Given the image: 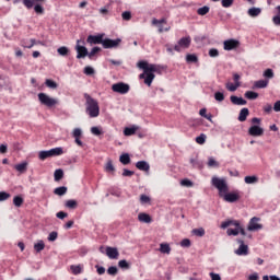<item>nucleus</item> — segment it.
Returning <instances> with one entry per match:
<instances>
[{"mask_svg":"<svg viewBox=\"0 0 280 280\" xmlns=\"http://www.w3.org/2000/svg\"><path fill=\"white\" fill-rule=\"evenodd\" d=\"M163 23H167L166 19L156 20L155 18L152 20V25H163Z\"/></svg>","mask_w":280,"mask_h":280,"instance_id":"obj_60","label":"nucleus"},{"mask_svg":"<svg viewBox=\"0 0 280 280\" xmlns=\"http://www.w3.org/2000/svg\"><path fill=\"white\" fill-rule=\"evenodd\" d=\"M22 47H24V49H32V47H34V45H36V39L32 38L30 40L27 39H23L21 42Z\"/></svg>","mask_w":280,"mask_h":280,"instance_id":"obj_23","label":"nucleus"},{"mask_svg":"<svg viewBox=\"0 0 280 280\" xmlns=\"http://www.w3.org/2000/svg\"><path fill=\"white\" fill-rule=\"evenodd\" d=\"M196 143H198L199 145H205V143H207V135L200 133V135L196 138Z\"/></svg>","mask_w":280,"mask_h":280,"instance_id":"obj_35","label":"nucleus"},{"mask_svg":"<svg viewBox=\"0 0 280 280\" xmlns=\"http://www.w3.org/2000/svg\"><path fill=\"white\" fill-rule=\"evenodd\" d=\"M150 197L148 196V195H141L140 196V202H141V205H149V202H150Z\"/></svg>","mask_w":280,"mask_h":280,"instance_id":"obj_54","label":"nucleus"},{"mask_svg":"<svg viewBox=\"0 0 280 280\" xmlns=\"http://www.w3.org/2000/svg\"><path fill=\"white\" fill-rule=\"evenodd\" d=\"M272 23L273 25H276L277 27H280V15L277 13V15H275L272 18Z\"/></svg>","mask_w":280,"mask_h":280,"instance_id":"obj_63","label":"nucleus"},{"mask_svg":"<svg viewBox=\"0 0 280 280\" xmlns=\"http://www.w3.org/2000/svg\"><path fill=\"white\" fill-rule=\"evenodd\" d=\"M137 67L143 70V73L139 74V79L144 80L147 86H152V82H154V78H156L154 73H161V66L148 63V61H139Z\"/></svg>","mask_w":280,"mask_h":280,"instance_id":"obj_1","label":"nucleus"},{"mask_svg":"<svg viewBox=\"0 0 280 280\" xmlns=\"http://www.w3.org/2000/svg\"><path fill=\"white\" fill-rule=\"evenodd\" d=\"M119 161L122 165H128L130 164V154L128 153H122L120 156H119Z\"/></svg>","mask_w":280,"mask_h":280,"instance_id":"obj_31","label":"nucleus"},{"mask_svg":"<svg viewBox=\"0 0 280 280\" xmlns=\"http://www.w3.org/2000/svg\"><path fill=\"white\" fill-rule=\"evenodd\" d=\"M45 84L48 89H58V83H56L54 80L47 79Z\"/></svg>","mask_w":280,"mask_h":280,"instance_id":"obj_43","label":"nucleus"},{"mask_svg":"<svg viewBox=\"0 0 280 280\" xmlns=\"http://www.w3.org/2000/svg\"><path fill=\"white\" fill-rule=\"evenodd\" d=\"M85 100V113L91 117V119H95V117H100V103L97 100L93 98L89 94H84Z\"/></svg>","mask_w":280,"mask_h":280,"instance_id":"obj_2","label":"nucleus"},{"mask_svg":"<svg viewBox=\"0 0 280 280\" xmlns=\"http://www.w3.org/2000/svg\"><path fill=\"white\" fill-rule=\"evenodd\" d=\"M137 130H139V126L132 125L131 127H126L124 129V135L125 137H132V135H135Z\"/></svg>","mask_w":280,"mask_h":280,"instance_id":"obj_20","label":"nucleus"},{"mask_svg":"<svg viewBox=\"0 0 280 280\" xmlns=\"http://www.w3.org/2000/svg\"><path fill=\"white\" fill-rule=\"evenodd\" d=\"M58 240V232H50L48 235V242H56Z\"/></svg>","mask_w":280,"mask_h":280,"instance_id":"obj_53","label":"nucleus"},{"mask_svg":"<svg viewBox=\"0 0 280 280\" xmlns=\"http://www.w3.org/2000/svg\"><path fill=\"white\" fill-rule=\"evenodd\" d=\"M13 205H14V207H21L23 205V197L15 196L13 198Z\"/></svg>","mask_w":280,"mask_h":280,"instance_id":"obj_45","label":"nucleus"},{"mask_svg":"<svg viewBox=\"0 0 280 280\" xmlns=\"http://www.w3.org/2000/svg\"><path fill=\"white\" fill-rule=\"evenodd\" d=\"M262 75L267 80H272V78H275V71H272V69L268 68L267 70L264 71Z\"/></svg>","mask_w":280,"mask_h":280,"instance_id":"obj_39","label":"nucleus"},{"mask_svg":"<svg viewBox=\"0 0 280 280\" xmlns=\"http://www.w3.org/2000/svg\"><path fill=\"white\" fill-rule=\"evenodd\" d=\"M117 272H118V269L115 266H112L107 269V273L110 275L112 277H115V275H117Z\"/></svg>","mask_w":280,"mask_h":280,"instance_id":"obj_58","label":"nucleus"},{"mask_svg":"<svg viewBox=\"0 0 280 280\" xmlns=\"http://www.w3.org/2000/svg\"><path fill=\"white\" fill-rule=\"evenodd\" d=\"M15 170L16 172H20L21 174H23V172L27 171V162H22L20 164H16Z\"/></svg>","mask_w":280,"mask_h":280,"instance_id":"obj_33","label":"nucleus"},{"mask_svg":"<svg viewBox=\"0 0 280 280\" xmlns=\"http://www.w3.org/2000/svg\"><path fill=\"white\" fill-rule=\"evenodd\" d=\"M121 18L124 21H130V19H132V13H130V11H125L122 12Z\"/></svg>","mask_w":280,"mask_h":280,"instance_id":"obj_57","label":"nucleus"},{"mask_svg":"<svg viewBox=\"0 0 280 280\" xmlns=\"http://www.w3.org/2000/svg\"><path fill=\"white\" fill-rule=\"evenodd\" d=\"M38 100L40 104H43L44 106H47L48 108H51L52 106H56V104H58V101L56 98H52L45 93H39Z\"/></svg>","mask_w":280,"mask_h":280,"instance_id":"obj_7","label":"nucleus"},{"mask_svg":"<svg viewBox=\"0 0 280 280\" xmlns=\"http://www.w3.org/2000/svg\"><path fill=\"white\" fill-rule=\"evenodd\" d=\"M214 100L217 102H224V93L223 92H215L214 93Z\"/></svg>","mask_w":280,"mask_h":280,"instance_id":"obj_51","label":"nucleus"},{"mask_svg":"<svg viewBox=\"0 0 280 280\" xmlns=\"http://www.w3.org/2000/svg\"><path fill=\"white\" fill-rule=\"evenodd\" d=\"M35 1H37L38 3H43V1L45 0H23V5H25L27 10H32V8H34Z\"/></svg>","mask_w":280,"mask_h":280,"instance_id":"obj_30","label":"nucleus"},{"mask_svg":"<svg viewBox=\"0 0 280 280\" xmlns=\"http://www.w3.org/2000/svg\"><path fill=\"white\" fill-rule=\"evenodd\" d=\"M83 73L85 75H93V73H95V69H93L91 66H86L83 70Z\"/></svg>","mask_w":280,"mask_h":280,"instance_id":"obj_50","label":"nucleus"},{"mask_svg":"<svg viewBox=\"0 0 280 280\" xmlns=\"http://www.w3.org/2000/svg\"><path fill=\"white\" fill-rule=\"evenodd\" d=\"M91 132H92V135H94L95 137H100V135H102V130L98 129V127H92V128H91Z\"/></svg>","mask_w":280,"mask_h":280,"instance_id":"obj_62","label":"nucleus"},{"mask_svg":"<svg viewBox=\"0 0 280 280\" xmlns=\"http://www.w3.org/2000/svg\"><path fill=\"white\" fill-rule=\"evenodd\" d=\"M104 33L97 34V35H89L86 43H89V45H102L103 40H104Z\"/></svg>","mask_w":280,"mask_h":280,"instance_id":"obj_14","label":"nucleus"},{"mask_svg":"<svg viewBox=\"0 0 280 280\" xmlns=\"http://www.w3.org/2000/svg\"><path fill=\"white\" fill-rule=\"evenodd\" d=\"M240 47V40L237 39H228L223 42V49L225 51H233V49H237Z\"/></svg>","mask_w":280,"mask_h":280,"instance_id":"obj_13","label":"nucleus"},{"mask_svg":"<svg viewBox=\"0 0 280 280\" xmlns=\"http://www.w3.org/2000/svg\"><path fill=\"white\" fill-rule=\"evenodd\" d=\"M249 114L250 112L248 110L247 107L242 108L238 114V121H246Z\"/></svg>","mask_w":280,"mask_h":280,"instance_id":"obj_24","label":"nucleus"},{"mask_svg":"<svg viewBox=\"0 0 280 280\" xmlns=\"http://www.w3.org/2000/svg\"><path fill=\"white\" fill-rule=\"evenodd\" d=\"M192 233L197 235V237H205V230L202 228L194 229Z\"/></svg>","mask_w":280,"mask_h":280,"instance_id":"obj_48","label":"nucleus"},{"mask_svg":"<svg viewBox=\"0 0 280 280\" xmlns=\"http://www.w3.org/2000/svg\"><path fill=\"white\" fill-rule=\"evenodd\" d=\"M248 16H252L253 19L259 16L261 14V8L253 7L248 9L247 11Z\"/></svg>","mask_w":280,"mask_h":280,"instance_id":"obj_22","label":"nucleus"},{"mask_svg":"<svg viewBox=\"0 0 280 280\" xmlns=\"http://www.w3.org/2000/svg\"><path fill=\"white\" fill-rule=\"evenodd\" d=\"M118 266L122 270H129L130 269V264H128V261L126 259L119 260Z\"/></svg>","mask_w":280,"mask_h":280,"instance_id":"obj_42","label":"nucleus"},{"mask_svg":"<svg viewBox=\"0 0 280 280\" xmlns=\"http://www.w3.org/2000/svg\"><path fill=\"white\" fill-rule=\"evenodd\" d=\"M241 225L242 224L237 220H228L221 223V229H228L226 234L229 236L233 235L234 237H237V235H240ZM229 226H235V229H229Z\"/></svg>","mask_w":280,"mask_h":280,"instance_id":"obj_3","label":"nucleus"},{"mask_svg":"<svg viewBox=\"0 0 280 280\" xmlns=\"http://www.w3.org/2000/svg\"><path fill=\"white\" fill-rule=\"evenodd\" d=\"M211 280H222V277H220V273L210 272Z\"/></svg>","mask_w":280,"mask_h":280,"instance_id":"obj_64","label":"nucleus"},{"mask_svg":"<svg viewBox=\"0 0 280 280\" xmlns=\"http://www.w3.org/2000/svg\"><path fill=\"white\" fill-rule=\"evenodd\" d=\"M209 10L210 8L207 5L201 7L197 10V14H199V16H205L206 14H209Z\"/></svg>","mask_w":280,"mask_h":280,"instance_id":"obj_41","label":"nucleus"},{"mask_svg":"<svg viewBox=\"0 0 280 280\" xmlns=\"http://www.w3.org/2000/svg\"><path fill=\"white\" fill-rule=\"evenodd\" d=\"M10 198V192L0 191V202H5Z\"/></svg>","mask_w":280,"mask_h":280,"instance_id":"obj_52","label":"nucleus"},{"mask_svg":"<svg viewBox=\"0 0 280 280\" xmlns=\"http://www.w3.org/2000/svg\"><path fill=\"white\" fill-rule=\"evenodd\" d=\"M75 50L78 52L77 54L78 60L84 58L85 56H89V49H86L85 46H80V39L77 40Z\"/></svg>","mask_w":280,"mask_h":280,"instance_id":"obj_15","label":"nucleus"},{"mask_svg":"<svg viewBox=\"0 0 280 280\" xmlns=\"http://www.w3.org/2000/svg\"><path fill=\"white\" fill-rule=\"evenodd\" d=\"M208 56H210V58H218V56H220V50H218V48H211Z\"/></svg>","mask_w":280,"mask_h":280,"instance_id":"obj_46","label":"nucleus"},{"mask_svg":"<svg viewBox=\"0 0 280 280\" xmlns=\"http://www.w3.org/2000/svg\"><path fill=\"white\" fill-rule=\"evenodd\" d=\"M211 185L218 189L220 197L229 191V184L226 183V178L213 176L211 179Z\"/></svg>","mask_w":280,"mask_h":280,"instance_id":"obj_5","label":"nucleus"},{"mask_svg":"<svg viewBox=\"0 0 280 280\" xmlns=\"http://www.w3.org/2000/svg\"><path fill=\"white\" fill-rule=\"evenodd\" d=\"M190 45H191L190 36L182 37L177 42V44L174 46V50L180 52V51H183V49H189Z\"/></svg>","mask_w":280,"mask_h":280,"instance_id":"obj_8","label":"nucleus"},{"mask_svg":"<svg viewBox=\"0 0 280 280\" xmlns=\"http://www.w3.org/2000/svg\"><path fill=\"white\" fill-rule=\"evenodd\" d=\"M105 171L107 172H115V166L113 165L112 161H108L105 165Z\"/></svg>","mask_w":280,"mask_h":280,"instance_id":"obj_59","label":"nucleus"},{"mask_svg":"<svg viewBox=\"0 0 280 280\" xmlns=\"http://www.w3.org/2000/svg\"><path fill=\"white\" fill-rule=\"evenodd\" d=\"M136 167L137 170H140V172H150V163L147 161H138Z\"/></svg>","mask_w":280,"mask_h":280,"instance_id":"obj_19","label":"nucleus"},{"mask_svg":"<svg viewBox=\"0 0 280 280\" xmlns=\"http://www.w3.org/2000/svg\"><path fill=\"white\" fill-rule=\"evenodd\" d=\"M65 154V149L62 147H56L50 150L39 151L38 159L39 161H45L51 159V156H62Z\"/></svg>","mask_w":280,"mask_h":280,"instance_id":"obj_4","label":"nucleus"},{"mask_svg":"<svg viewBox=\"0 0 280 280\" xmlns=\"http://www.w3.org/2000/svg\"><path fill=\"white\" fill-rule=\"evenodd\" d=\"M98 51H102V48L97 46L93 47L90 52L88 51V58L90 60H93V56H95V54H97Z\"/></svg>","mask_w":280,"mask_h":280,"instance_id":"obj_40","label":"nucleus"},{"mask_svg":"<svg viewBox=\"0 0 280 280\" xmlns=\"http://www.w3.org/2000/svg\"><path fill=\"white\" fill-rule=\"evenodd\" d=\"M242 85V83H232V82H228L225 84V89L228 91H230L231 93H235L236 89H240V86Z\"/></svg>","mask_w":280,"mask_h":280,"instance_id":"obj_28","label":"nucleus"},{"mask_svg":"<svg viewBox=\"0 0 280 280\" xmlns=\"http://www.w3.org/2000/svg\"><path fill=\"white\" fill-rule=\"evenodd\" d=\"M270 81L268 79L258 80L254 83V89H266Z\"/></svg>","mask_w":280,"mask_h":280,"instance_id":"obj_25","label":"nucleus"},{"mask_svg":"<svg viewBox=\"0 0 280 280\" xmlns=\"http://www.w3.org/2000/svg\"><path fill=\"white\" fill-rule=\"evenodd\" d=\"M59 56H67L69 54V48L67 46H61L57 49Z\"/></svg>","mask_w":280,"mask_h":280,"instance_id":"obj_44","label":"nucleus"},{"mask_svg":"<svg viewBox=\"0 0 280 280\" xmlns=\"http://www.w3.org/2000/svg\"><path fill=\"white\" fill-rule=\"evenodd\" d=\"M70 270H72L74 275H82V266L80 265H71Z\"/></svg>","mask_w":280,"mask_h":280,"instance_id":"obj_38","label":"nucleus"},{"mask_svg":"<svg viewBox=\"0 0 280 280\" xmlns=\"http://www.w3.org/2000/svg\"><path fill=\"white\" fill-rule=\"evenodd\" d=\"M244 180L246 185H256V183H259V177L256 175L245 176Z\"/></svg>","mask_w":280,"mask_h":280,"instance_id":"obj_27","label":"nucleus"},{"mask_svg":"<svg viewBox=\"0 0 280 280\" xmlns=\"http://www.w3.org/2000/svg\"><path fill=\"white\" fill-rule=\"evenodd\" d=\"M66 209H78V201L75 199H69L65 202Z\"/></svg>","mask_w":280,"mask_h":280,"instance_id":"obj_29","label":"nucleus"},{"mask_svg":"<svg viewBox=\"0 0 280 280\" xmlns=\"http://www.w3.org/2000/svg\"><path fill=\"white\" fill-rule=\"evenodd\" d=\"M245 97H246V100H257V97H259V93L253 92V91H247V92H245Z\"/></svg>","mask_w":280,"mask_h":280,"instance_id":"obj_36","label":"nucleus"},{"mask_svg":"<svg viewBox=\"0 0 280 280\" xmlns=\"http://www.w3.org/2000/svg\"><path fill=\"white\" fill-rule=\"evenodd\" d=\"M220 198H223L225 202H237L240 200V190H235L233 192H223Z\"/></svg>","mask_w":280,"mask_h":280,"instance_id":"obj_11","label":"nucleus"},{"mask_svg":"<svg viewBox=\"0 0 280 280\" xmlns=\"http://www.w3.org/2000/svg\"><path fill=\"white\" fill-rule=\"evenodd\" d=\"M186 62H198V56L188 54L186 56Z\"/></svg>","mask_w":280,"mask_h":280,"instance_id":"obj_49","label":"nucleus"},{"mask_svg":"<svg viewBox=\"0 0 280 280\" xmlns=\"http://www.w3.org/2000/svg\"><path fill=\"white\" fill-rule=\"evenodd\" d=\"M248 135L250 137H261V135H264V128L259 127L258 125H253L248 129Z\"/></svg>","mask_w":280,"mask_h":280,"instance_id":"obj_16","label":"nucleus"},{"mask_svg":"<svg viewBox=\"0 0 280 280\" xmlns=\"http://www.w3.org/2000/svg\"><path fill=\"white\" fill-rule=\"evenodd\" d=\"M73 139L81 138L82 137V129L75 128L72 132Z\"/></svg>","mask_w":280,"mask_h":280,"instance_id":"obj_56","label":"nucleus"},{"mask_svg":"<svg viewBox=\"0 0 280 280\" xmlns=\"http://www.w3.org/2000/svg\"><path fill=\"white\" fill-rule=\"evenodd\" d=\"M63 177H65V171H62L61 168L55 171L54 178L57 183L58 180H62Z\"/></svg>","mask_w":280,"mask_h":280,"instance_id":"obj_32","label":"nucleus"},{"mask_svg":"<svg viewBox=\"0 0 280 280\" xmlns=\"http://www.w3.org/2000/svg\"><path fill=\"white\" fill-rule=\"evenodd\" d=\"M34 12H35L36 14H43V13L45 12V9H44L43 5H40V4H35V5H34Z\"/></svg>","mask_w":280,"mask_h":280,"instance_id":"obj_55","label":"nucleus"},{"mask_svg":"<svg viewBox=\"0 0 280 280\" xmlns=\"http://www.w3.org/2000/svg\"><path fill=\"white\" fill-rule=\"evenodd\" d=\"M139 222H143L144 224H150L152 222V217L145 212H141L138 214Z\"/></svg>","mask_w":280,"mask_h":280,"instance_id":"obj_21","label":"nucleus"},{"mask_svg":"<svg viewBox=\"0 0 280 280\" xmlns=\"http://www.w3.org/2000/svg\"><path fill=\"white\" fill-rule=\"evenodd\" d=\"M34 249L36 250V253H40L42 250H45V242L39 241L38 243H35Z\"/></svg>","mask_w":280,"mask_h":280,"instance_id":"obj_37","label":"nucleus"},{"mask_svg":"<svg viewBox=\"0 0 280 280\" xmlns=\"http://www.w3.org/2000/svg\"><path fill=\"white\" fill-rule=\"evenodd\" d=\"M259 222H261V218L259 217L252 218L248 222L247 231H250V232L261 231V229H264V224Z\"/></svg>","mask_w":280,"mask_h":280,"instance_id":"obj_9","label":"nucleus"},{"mask_svg":"<svg viewBox=\"0 0 280 280\" xmlns=\"http://www.w3.org/2000/svg\"><path fill=\"white\" fill-rule=\"evenodd\" d=\"M112 91L114 93H119L120 95H126L130 92V85L124 82L114 83L112 85Z\"/></svg>","mask_w":280,"mask_h":280,"instance_id":"obj_6","label":"nucleus"},{"mask_svg":"<svg viewBox=\"0 0 280 280\" xmlns=\"http://www.w3.org/2000/svg\"><path fill=\"white\" fill-rule=\"evenodd\" d=\"M236 242L240 246L235 249V255H238V257H246V255H248V246L244 244V238H236Z\"/></svg>","mask_w":280,"mask_h":280,"instance_id":"obj_12","label":"nucleus"},{"mask_svg":"<svg viewBox=\"0 0 280 280\" xmlns=\"http://www.w3.org/2000/svg\"><path fill=\"white\" fill-rule=\"evenodd\" d=\"M160 253H162L163 255H170V253H172V247H170V244L167 243H161Z\"/></svg>","mask_w":280,"mask_h":280,"instance_id":"obj_26","label":"nucleus"},{"mask_svg":"<svg viewBox=\"0 0 280 280\" xmlns=\"http://www.w3.org/2000/svg\"><path fill=\"white\" fill-rule=\"evenodd\" d=\"M121 44V38L110 39L103 38L102 47L103 49H117Z\"/></svg>","mask_w":280,"mask_h":280,"instance_id":"obj_10","label":"nucleus"},{"mask_svg":"<svg viewBox=\"0 0 280 280\" xmlns=\"http://www.w3.org/2000/svg\"><path fill=\"white\" fill-rule=\"evenodd\" d=\"M106 255L109 259H117L119 257V250L117 247H106Z\"/></svg>","mask_w":280,"mask_h":280,"instance_id":"obj_17","label":"nucleus"},{"mask_svg":"<svg viewBox=\"0 0 280 280\" xmlns=\"http://www.w3.org/2000/svg\"><path fill=\"white\" fill-rule=\"evenodd\" d=\"M221 5L222 8H231V5H233V0H222Z\"/></svg>","mask_w":280,"mask_h":280,"instance_id":"obj_61","label":"nucleus"},{"mask_svg":"<svg viewBox=\"0 0 280 280\" xmlns=\"http://www.w3.org/2000/svg\"><path fill=\"white\" fill-rule=\"evenodd\" d=\"M230 102L234 104V106H246L247 102L244 97H238L236 95L230 96Z\"/></svg>","mask_w":280,"mask_h":280,"instance_id":"obj_18","label":"nucleus"},{"mask_svg":"<svg viewBox=\"0 0 280 280\" xmlns=\"http://www.w3.org/2000/svg\"><path fill=\"white\" fill-rule=\"evenodd\" d=\"M54 194L56 196H65V194H67V187L66 186H60L55 188Z\"/></svg>","mask_w":280,"mask_h":280,"instance_id":"obj_34","label":"nucleus"},{"mask_svg":"<svg viewBox=\"0 0 280 280\" xmlns=\"http://www.w3.org/2000/svg\"><path fill=\"white\" fill-rule=\"evenodd\" d=\"M208 167H220V163H218V161H215V159L209 158Z\"/></svg>","mask_w":280,"mask_h":280,"instance_id":"obj_47","label":"nucleus"}]
</instances>
